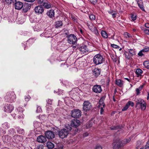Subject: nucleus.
I'll use <instances>...</instances> for the list:
<instances>
[{"mask_svg": "<svg viewBox=\"0 0 149 149\" xmlns=\"http://www.w3.org/2000/svg\"><path fill=\"white\" fill-rule=\"evenodd\" d=\"M16 109L19 113L20 114H21L24 111L23 109L20 107H18Z\"/></svg>", "mask_w": 149, "mask_h": 149, "instance_id": "ea45409f", "label": "nucleus"}, {"mask_svg": "<svg viewBox=\"0 0 149 149\" xmlns=\"http://www.w3.org/2000/svg\"><path fill=\"white\" fill-rule=\"evenodd\" d=\"M71 129L72 128L69 125L66 126L64 128L58 132V135L59 137L62 139L67 137Z\"/></svg>", "mask_w": 149, "mask_h": 149, "instance_id": "f257e3e1", "label": "nucleus"}, {"mask_svg": "<svg viewBox=\"0 0 149 149\" xmlns=\"http://www.w3.org/2000/svg\"><path fill=\"white\" fill-rule=\"evenodd\" d=\"M30 98L31 97L29 95H27L26 96H25V100L27 102L29 101Z\"/></svg>", "mask_w": 149, "mask_h": 149, "instance_id": "8fccbe9b", "label": "nucleus"}, {"mask_svg": "<svg viewBox=\"0 0 149 149\" xmlns=\"http://www.w3.org/2000/svg\"><path fill=\"white\" fill-rule=\"evenodd\" d=\"M4 98L6 102L12 103L15 101L16 97L14 92L10 91L7 93Z\"/></svg>", "mask_w": 149, "mask_h": 149, "instance_id": "f03ea898", "label": "nucleus"}, {"mask_svg": "<svg viewBox=\"0 0 149 149\" xmlns=\"http://www.w3.org/2000/svg\"><path fill=\"white\" fill-rule=\"evenodd\" d=\"M80 122L79 120L77 119H74L71 121V126L75 128L78 127L80 125Z\"/></svg>", "mask_w": 149, "mask_h": 149, "instance_id": "ddd939ff", "label": "nucleus"}, {"mask_svg": "<svg viewBox=\"0 0 149 149\" xmlns=\"http://www.w3.org/2000/svg\"><path fill=\"white\" fill-rule=\"evenodd\" d=\"M99 104L98 105V107H101L104 104V106H105V104L104 103L103 99L102 98H101L99 101Z\"/></svg>", "mask_w": 149, "mask_h": 149, "instance_id": "72a5a7b5", "label": "nucleus"}, {"mask_svg": "<svg viewBox=\"0 0 149 149\" xmlns=\"http://www.w3.org/2000/svg\"><path fill=\"white\" fill-rule=\"evenodd\" d=\"M90 2L93 5H95L97 2V0H90Z\"/></svg>", "mask_w": 149, "mask_h": 149, "instance_id": "3c124183", "label": "nucleus"}, {"mask_svg": "<svg viewBox=\"0 0 149 149\" xmlns=\"http://www.w3.org/2000/svg\"><path fill=\"white\" fill-rule=\"evenodd\" d=\"M46 33V32H45V33H42L40 35V36L41 37L45 36V37H46V36H45Z\"/></svg>", "mask_w": 149, "mask_h": 149, "instance_id": "774afa93", "label": "nucleus"}, {"mask_svg": "<svg viewBox=\"0 0 149 149\" xmlns=\"http://www.w3.org/2000/svg\"><path fill=\"white\" fill-rule=\"evenodd\" d=\"M22 140V137L18 135H15L13 137V141L15 142L18 143Z\"/></svg>", "mask_w": 149, "mask_h": 149, "instance_id": "f3484780", "label": "nucleus"}, {"mask_svg": "<svg viewBox=\"0 0 149 149\" xmlns=\"http://www.w3.org/2000/svg\"><path fill=\"white\" fill-rule=\"evenodd\" d=\"M100 108V113L101 115L102 114L104 111V108L105 106H104V105L102 106H101V107H99Z\"/></svg>", "mask_w": 149, "mask_h": 149, "instance_id": "37998d69", "label": "nucleus"}, {"mask_svg": "<svg viewBox=\"0 0 149 149\" xmlns=\"http://www.w3.org/2000/svg\"><path fill=\"white\" fill-rule=\"evenodd\" d=\"M116 13L115 12H114L113 13H112L111 15H112V17L113 18H114L116 17Z\"/></svg>", "mask_w": 149, "mask_h": 149, "instance_id": "e2e57ef3", "label": "nucleus"}, {"mask_svg": "<svg viewBox=\"0 0 149 149\" xmlns=\"http://www.w3.org/2000/svg\"><path fill=\"white\" fill-rule=\"evenodd\" d=\"M145 26L148 28H149V23H146L145 24Z\"/></svg>", "mask_w": 149, "mask_h": 149, "instance_id": "69168bd1", "label": "nucleus"}, {"mask_svg": "<svg viewBox=\"0 0 149 149\" xmlns=\"http://www.w3.org/2000/svg\"><path fill=\"white\" fill-rule=\"evenodd\" d=\"M124 35L127 38H129L131 37L130 34L127 32H125L124 33Z\"/></svg>", "mask_w": 149, "mask_h": 149, "instance_id": "79ce46f5", "label": "nucleus"}, {"mask_svg": "<svg viewBox=\"0 0 149 149\" xmlns=\"http://www.w3.org/2000/svg\"><path fill=\"white\" fill-rule=\"evenodd\" d=\"M36 111L38 113L41 112L42 111V110L41 107L39 106L37 107Z\"/></svg>", "mask_w": 149, "mask_h": 149, "instance_id": "09e8293b", "label": "nucleus"}, {"mask_svg": "<svg viewBox=\"0 0 149 149\" xmlns=\"http://www.w3.org/2000/svg\"><path fill=\"white\" fill-rule=\"evenodd\" d=\"M6 133V131L2 128H0V135H1L4 134Z\"/></svg>", "mask_w": 149, "mask_h": 149, "instance_id": "c03bdc74", "label": "nucleus"}, {"mask_svg": "<svg viewBox=\"0 0 149 149\" xmlns=\"http://www.w3.org/2000/svg\"><path fill=\"white\" fill-rule=\"evenodd\" d=\"M93 72L94 75L97 77L100 74V69L97 68H95L93 70Z\"/></svg>", "mask_w": 149, "mask_h": 149, "instance_id": "b1692460", "label": "nucleus"}, {"mask_svg": "<svg viewBox=\"0 0 149 149\" xmlns=\"http://www.w3.org/2000/svg\"><path fill=\"white\" fill-rule=\"evenodd\" d=\"M92 90L94 92L97 93H100L102 91L101 86L99 85L94 86Z\"/></svg>", "mask_w": 149, "mask_h": 149, "instance_id": "2eb2a0df", "label": "nucleus"}, {"mask_svg": "<svg viewBox=\"0 0 149 149\" xmlns=\"http://www.w3.org/2000/svg\"><path fill=\"white\" fill-rule=\"evenodd\" d=\"M144 33L147 34H149V29H145L144 30Z\"/></svg>", "mask_w": 149, "mask_h": 149, "instance_id": "6e6d98bb", "label": "nucleus"}, {"mask_svg": "<svg viewBox=\"0 0 149 149\" xmlns=\"http://www.w3.org/2000/svg\"><path fill=\"white\" fill-rule=\"evenodd\" d=\"M34 10L35 13L38 14H41L44 12V9L41 6H36Z\"/></svg>", "mask_w": 149, "mask_h": 149, "instance_id": "dca6fc26", "label": "nucleus"}, {"mask_svg": "<svg viewBox=\"0 0 149 149\" xmlns=\"http://www.w3.org/2000/svg\"><path fill=\"white\" fill-rule=\"evenodd\" d=\"M103 61V56L100 54H97L94 56L93 62L96 65L102 63Z\"/></svg>", "mask_w": 149, "mask_h": 149, "instance_id": "20e7f679", "label": "nucleus"}, {"mask_svg": "<svg viewBox=\"0 0 149 149\" xmlns=\"http://www.w3.org/2000/svg\"><path fill=\"white\" fill-rule=\"evenodd\" d=\"M112 35H111L109 33L108 34L105 31L102 30L101 32V34L102 36L104 38H107L108 37V36H109V38L114 39L115 33L114 32L112 31Z\"/></svg>", "mask_w": 149, "mask_h": 149, "instance_id": "0eeeda50", "label": "nucleus"}, {"mask_svg": "<svg viewBox=\"0 0 149 149\" xmlns=\"http://www.w3.org/2000/svg\"><path fill=\"white\" fill-rule=\"evenodd\" d=\"M47 102V104L51 105L52 104V101L51 100L48 99L46 100Z\"/></svg>", "mask_w": 149, "mask_h": 149, "instance_id": "4d7b16f0", "label": "nucleus"}, {"mask_svg": "<svg viewBox=\"0 0 149 149\" xmlns=\"http://www.w3.org/2000/svg\"><path fill=\"white\" fill-rule=\"evenodd\" d=\"M47 147L50 149L53 148L54 147V144L51 142L48 141L47 143Z\"/></svg>", "mask_w": 149, "mask_h": 149, "instance_id": "7c9ffc66", "label": "nucleus"}, {"mask_svg": "<svg viewBox=\"0 0 149 149\" xmlns=\"http://www.w3.org/2000/svg\"><path fill=\"white\" fill-rule=\"evenodd\" d=\"M149 51L148 47H145L144 49L141 50L138 54V55L140 56H142L144 55V53Z\"/></svg>", "mask_w": 149, "mask_h": 149, "instance_id": "a211bd4d", "label": "nucleus"}, {"mask_svg": "<svg viewBox=\"0 0 149 149\" xmlns=\"http://www.w3.org/2000/svg\"><path fill=\"white\" fill-rule=\"evenodd\" d=\"M89 17L90 19L91 20H94L96 19V16L95 15L93 14L89 15Z\"/></svg>", "mask_w": 149, "mask_h": 149, "instance_id": "58836bf2", "label": "nucleus"}, {"mask_svg": "<svg viewBox=\"0 0 149 149\" xmlns=\"http://www.w3.org/2000/svg\"><path fill=\"white\" fill-rule=\"evenodd\" d=\"M47 15L50 18H52L54 17V12L53 10H50L47 13Z\"/></svg>", "mask_w": 149, "mask_h": 149, "instance_id": "cd10ccee", "label": "nucleus"}, {"mask_svg": "<svg viewBox=\"0 0 149 149\" xmlns=\"http://www.w3.org/2000/svg\"><path fill=\"white\" fill-rule=\"evenodd\" d=\"M128 51L131 56L135 55L136 54V52L134 49H128Z\"/></svg>", "mask_w": 149, "mask_h": 149, "instance_id": "c9c22d12", "label": "nucleus"}, {"mask_svg": "<svg viewBox=\"0 0 149 149\" xmlns=\"http://www.w3.org/2000/svg\"><path fill=\"white\" fill-rule=\"evenodd\" d=\"M89 135V133L87 132L86 133H85L84 134V137H86L88 136Z\"/></svg>", "mask_w": 149, "mask_h": 149, "instance_id": "338daca9", "label": "nucleus"}, {"mask_svg": "<svg viewBox=\"0 0 149 149\" xmlns=\"http://www.w3.org/2000/svg\"><path fill=\"white\" fill-rule=\"evenodd\" d=\"M68 42L70 44H75L77 42V38L74 34H70L67 38Z\"/></svg>", "mask_w": 149, "mask_h": 149, "instance_id": "423d86ee", "label": "nucleus"}, {"mask_svg": "<svg viewBox=\"0 0 149 149\" xmlns=\"http://www.w3.org/2000/svg\"><path fill=\"white\" fill-rule=\"evenodd\" d=\"M110 81V79L109 77H108L107 78V81H106V84L107 85H108L109 84V83Z\"/></svg>", "mask_w": 149, "mask_h": 149, "instance_id": "680f3d73", "label": "nucleus"}, {"mask_svg": "<svg viewBox=\"0 0 149 149\" xmlns=\"http://www.w3.org/2000/svg\"><path fill=\"white\" fill-rule=\"evenodd\" d=\"M143 87V86H140L138 88H136V95H138L140 93V91H141Z\"/></svg>", "mask_w": 149, "mask_h": 149, "instance_id": "473e14b6", "label": "nucleus"}, {"mask_svg": "<svg viewBox=\"0 0 149 149\" xmlns=\"http://www.w3.org/2000/svg\"><path fill=\"white\" fill-rule=\"evenodd\" d=\"M9 134H14L15 133V130L14 129L11 128L9 131Z\"/></svg>", "mask_w": 149, "mask_h": 149, "instance_id": "a18cd8bd", "label": "nucleus"}, {"mask_svg": "<svg viewBox=\"0 0 149 149\" xmlns=\"http://www.w3.org/2000/svg\"><path fill=\"white\" fill-rule=\"evenodd\" d=\"M37 141L39 142L43 143L46 141V138L44 136L40 135L37 137Z\"/></svg>", "mask_w": 149, "mask_h": 149, "instance_id": "412c9836", "label": "nucleus"}, {"mask_svg": "<svg viewBox=\"0 0 149 149\" xmlns=\"http://www.w3.org/2000/svg\"><path fill=\"white\" fill-rule=\"evenodd\" d=\"M136 107L138 109L141 108L142 110H145L146 107V104L144 100L141 98L136 99Z\"/></svg>", "mask_w": 149, "mask_h": 149, "instance_id": "7ed1b4c3", "label": "nucleus"}, {"mask_svg": "<svg viewBox=\"0 0 149 149\" xmlns=\"http://www.w3.org/2000/svg\"><path fill=\"white\" fill-rule=\"evenodd\" d=\"M87 25L89 29L96 35L98 36L99 34L96 27L94 26L92 23H87Z\"/></svg>", "mask_w": 149, "mask_h": 149, "instance_id": "6e6552de", "label": "nucleus"}, {"mask_svg": "<svg viewBox=\"0 0 149 149\" xmlns=\"http://www.w3.org/2000/svg\"><path fill=\"white\" fill-rule=\"evenodd\" d=\"M116 84L120 87H122L123 85V81L119 79H117L116 80Z\"/></svg>", "mask_w": 149, "mask_h": 149, "instance_id": "c85d7f7f", "label": "nucleus"}, {"mask_svg": "<svg viewBox=\"0 0 149 149\" xmlns=\"http://www.w3.org/2000/svg\"><path fill=\"white\" fill-rule=\"evenodd\" d=\"M95 149H102V147L101 146L99 145H97L95 147Z\"/></svg>", "mask_w": 149, "mask_h": 149, "instance_id": "864d4df0", "label": "nucleus"}, {"mask_svg": "<svg viewBox=\"0 0 149 149\" xmlns=\"http://www.w3.org/2000/svg\"><path fill=\"white\" fill-rule=\"evenodd\" d=\"M139 6L143 11H144V7L143 5V3L142 0H137L136 1Z\"/></svg>", "mask_w": 149, "mask_h": 149, "instance_id": "bb28decb", "label": "nucleus"}, {"mask_svg": "<svg viewBox=\"0 0 149 149\" xmlns=\"http://www.w3.org/2000/svg\"><path fill=\"white\" fill-rule=\"evenodd\" d=\"M82 54H86L88 52L87 47L85 45H83L79 49Z\"/></svg>", "mask_w": 149, "mask_h": 149, "instance_id": "4468645a", "label": "nucleus"}, {"mask_svg": "<svg viewBox=\"0 0 149 149\" xmlns=\"http://www.w3.org/2000/svg\"><path fill=\"white\" fill-rule=\"evenodd\" d=\"M16 130L17 132L19 134H22L24 133V130L20 128L19 127H16Z\"/></svg>", "mask_w": 149, "mask_h": 149, "instance_id": "2f4dec72", "label": "nucleus"}, {"mask_svg": "<svg viewBox=\"0 0 149 149\" xmlns=\"http://www.w3.org/2000/svg\"><path fill=\"white\" fill-rule=\"evenodd\" d=\"M46 0H37L38 3L42 6Z\"/></svg>", "mask_w": 149, "mask_h": 149, "instance_id": "a19ab883", "label": "nucleus"}, {"mask_svg": "<svg viewBox=\"0 0 149 149\" xmlns=\"http://www.w3.org/2000/svg\"><path fill=\"white\" fill-rule=\"evenodd\" d=\"M71 116L74 118H79L81 115V112L80 110L78 109H74L71 111Z\"/></svg>", "mask_w": 149, "mask_h": 149, "instance_id": "39448f33", "label": "nucleus"}, {"mask_svg": "<svg viewBox=\"0 0 149 149\" xmlns=\"http://www.w3.org/2000/svg\"><path fill=\"white\" fill-rule=\"evenodd\" d=\"M31 8V6L30 4L28 3H25L24 8L23 9V11L24 13H26Z\"/></svg>", "mask_w": 149, "mask_h": 149, "instance_id": "393cba45", "label": "nucleus"}, {"mask_svg": "<svg viewBox=\"0 0 149 149\" xmlns=\"http://www.w3.org/2000/svg\"><path fill=\"white\" fill-rule=\"evenodd\" d=\"M120 141L122 143V144H123V147L125 144L127 143H126V141L125 139H124L122 141Z\"/></svg>", "mask_w": 149, "mask_h": 149, "instance_id": "bf43d9fd", "label": "nucleus"}, {"mask_svg": "<svg viewBox=\"0 0 149 149\" xmlns=\"http://www.w3.org/2000/svg\"><path fill=\"white\" fill-rule=\"evenodd\" d=\"M41 123L37 121H34L33 123V125L34 127L36 128H37L40 127Z\"/></svg>", "mask_w": 149, "mask_h": 149, "instance_id": "4c0bfd02", "label": "nucleus"}, {"mask_svg": "<svg viewBox=\"0 0 149 149\" xmlns=\"http://www.w3.org/2000/svg\"><path fill=\"white\" fill-rule=\"evenodd\" d=\"M112 144L113 149H118L123 147V145L120 141L114 142Z\"/></svg>", "mask_w": 149, "mask_h": 149, "instance_id": "9d476101", "label": "nucleus"}, {"mask_svg": "<svg viewBox=\"0 0 149 149\" xmlns=\"http://www.w3.org/2000/svg\"><path fill=\"white\" fill-rule=\"evenodd\" d=\"M130 106L133 107L134 106V103L133 102L129 101L126 104L125 106L122 109V110L123 111L126 110Z\"/></svg>", "mask_w": 149, "mask_h": 149, "instance_id": "6ab92c4d", "label": "nucleus"}, {"mask_svg": "<svg viewBox=\"0 0 149 149\" xmlns=\"http://www.w3.org/2000/svg\"><path fill=\"white\" fill-rule=\"evenodd\" d=\"M111 45L112 47L115 49H118L119 48V46L114 44H112Z\"/></svg>", "mask_w": 149, "mask_h": 149, "instance_id": "603ef678", "label": "nucleus"}, {"mask_svg": "<svg viewBox=\"0 0 149 149\" xmlns=\"http://www.w3.org/2000/svg\"><path fill=\"white\" fill-rule=\"evenodd\" d=\"M25 1L29 2H33L35 0H24Z\"/></svg>", "mask_w": 149, "mask_h": 149, "instance_id": "0e129e2a", "label": "nucleus"}, {"mask_svg": "<svg viewBox=\"0 0 149 149\" xmlns=\"http://www.w3.org/2000/svg\"><path fill=\"white\" fill-rule=\"evenodd\" d=\"M149 142V141H148L147 142V143L145 147V148H140V149H149V144L148 143Z\"/></svg>", "mask_w": 149, "mask_h": 149, "instance_id": "de8ad7c7", "label": "nucleus"}, {"mask_svg": "<svg viewBox=\"0 0 149 149\" xmlns=\"http://www.w3.org/2000/svg\"><path fill=\"white\" fill-rule=\"evenodd\" d=\"M12 1V0H5V3H6L9 4L11 3Z\"/></svg>", "mask_w": 149, "mask_h": 149, "instance_id": "5fc2aeb1", "label": "nucleus"}, {"mask_svg": "<svg viewBox=\"0 0 149 149\" xmlns=\"http://www.w3.org/2000/svg\"><path fill=\"white\" fill-rule=\"evenodd\" d=\"M23 6L22 3L20 1H17L15 3V8L16 9L19 10L22 8Z\"/></svg>", "mask_w": 149, "mask_h": 149, "instance_id": "aec40b11", "label": "nucleus"}, {"mask_svg": "<svg viewBox=\"0 0 149 149\" xmlns=\"http://www.w3.org/2000/svg\"><path fill=\"white\" fill-rule=\"evenodd\" d=\"M131 17L132 20L133 21H134L136 19V15H132Z\"/></svg>", "mask_w": 149, "mask_h": 149, "instance_id": "49530a36", "label": "nucleus"}, {"mask_svg": "<svg viewBox=\"0 0 149 149\" xmlns=\"http://www.w3.org/2000/svg\"><path fill=\"white\" fill-rule=\"evenodd\" d=\"M143 64L146 68L148 69H149V61H144Z\"/></svg>", "mask_w": 149, "mask_h": 149, "instance_id": "e433bc0d", "label": "nucleus"}, {"mask_svg": "<svg viewBox=\"0 0 149 149\" xmlns=\"http://www.w3.org/2000/svg\"><path fill=\"white\" fill-rule=\"evenodd\" d=\"M11 137L8 135L3 136H2V139L3 142L5 143H8L10 141Z\"/></svg>", "mask_w": 149, "mask_h": 149, "instance_id": "5701e85b", "label": "nucleus"}, {"mask_svg": "<svg viewBox=\"0 0 149 149\" xmlns=\"http://www.w3.org/2000/svg\"><path fill=\"white\" fill-rule=\"evenodd\" d=\"M63 24L62 22L61 21H58L55 22V26L56 28H59L62 26Z\"/></svg>", "mask_w": 149, "mask_h": 149, "instance_id": "c756f323", "label": "nucleus"}, {"mask_svg": "<svg viewBox=\"0 0 149 149\" xmlns=\"http://www.w3.org/2000/svg\"><path fill=\"white\" fill-rule=\"evenodd\" d=\"M14 108L11 105L7 104L4 106V110L6 112L10 113L13 110Z\"/></svg>", "mask_w": 149, "mask_h": 149, "instance_id": "f8f14e48", "label": "nucleus"}, {"mask_svg": "<svg viewBox=\"0 0 149 149\" xmlns=\"http://www.w3.org/2000/svg\"><path fill=\"white\" fill-rule=\"evenodd\" d=\"M143 73V71L140 68L137 69L135 72V73L137 77H140V78L142 77V74Z\"/></svg>", "mask_w": 149, "mask_h": 149, "instance_id": "a878e982", "label": "nucleus"}, {"mask_svg": "<svg viewBox=\"0 0 149 149\" xmlns=\"http://www.w3.org/2000/svg\"><path fill=\"white\" fill-rule=\"evenodd\" d=\"M110 129L111 130H116L117 129V127H110Z\"/></svg>", "mask_w": 149, "mask_h": 149, "instance_id": "052dcab7", "label": "nucleus"}, {"mask_svg": "<svg viewBox=\"0 0 149 149\" xmlns=\"http://www.w3.org/2000/svg\"><path fill=\"white\" fill-rule=\"evenodd\" d=\"M92 107L91 103L90 102L87 101H85L83 104V109L86 111H88L92 108Z\"/></svg>", "mask_w": 149, "mask_h": 149, "instance_id": "1a4fd4ad", "label": "nucleus"}, {"mask_svg": "<svg viewBox=\"0 0 149 149\" xmlns=\"http://www.w3.org/2000/svg\"><path fill=\"white\" fill-rule=\"evenodd\" d=\"M10 127V125L7 123L5 122L2 124V127L5 129H7Z\"/></svg>", "mask_w": 149, "mask_h": 149, "instance_id": "f704fd0d", "label": "nucleus"}, {"mask_svg": "<svg viewBox=\"0 0 149 149\" xmlns=\"http://www.w3.org/2000/svg\"><path fill=\"white\" fill-rule=\"evenodd\" d=\"M52 5V4L50 2L46 0L42 6L45 8L49 9L51 7Z\"/></svg>", "mask_w": 149, "mask_h": 149, "instance_id": "4be33fe9", "label": "nucleus"}, {"mask_svg": "<svg viewBox=\"0 0 149 149\" xmlns=\"http://www.w3.org/2000/svg\"><path fill=\"white\" fill-rule=\"evenodd\" d=\"M45 135L46 138L48 139H53L55 136L54 133L50 131H46L45 133Z\"/></svg>", "mask_w": 149, "mask_h": 149, "instance_id": "9b49d317", "label": "nucleus"}, {"mask_svg": "<svg viewBox=\"0 0 149 149\" xmlns=\"http://www.w3.org/2000/svg\"><path fill=\"white\" fill-rule=\"evenodd\" d=\"M125 57L127 59H129L130 58V56L128 53H126L125 54Z\"/></svg>", "mask_w": 149, "mask_h": 149, "instance_id": "13d9d810", "label": "nucleus"}]
</instances>
